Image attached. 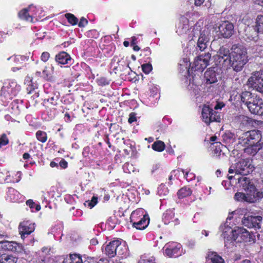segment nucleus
Here are the masks:
<instances>
[{"label":"nucleus","instance_id":"nucleus-40","mask_svg":"<svg viewBox=\"0 0 263 263\" xmlns=\"http://www.w3.org/2000/svg\"><path fill=\"white\" fill-rule=\"evenodd\" d=\"M36 137L39 141L43 143L45 142L47 139V134L41 130H38L36 133Z\"/></svg>","mask_w":263,"mask_h":263},{"label":"nucleus","instance_id":"nucleus-1","mask_svg":"<svg viewBox=\"0 0 263 263\" xmlns=\"http://www.w3.org/2000/svg\"><path fill=\"white\" fill-rule=\"evenodd\" d=\"M230 219L227 218V220ZM228 221L220 226L219 230L222 232L221 236L223 238L224 247L228 249L232 248L236 243L242 241H250V234L242 227H236L232 229L228 224Z\"/></svg>","mask_w":263,"mask_h":263},{"label":"nucleus","instance_id":"nucleus-63","mask_svg":"<svg viewBox=\"0 0 263 263\" xmlns=\"http://www.w3.org/2000/svg\"><path fill=\"white\" fill-rule=\"evenodd\" d=\"M90 243L92 245H96L98 243V240L95 238H93L90 240Z\"/></svg>","mask_w":263,"mask_h":263},{"label":"nucleus","instance_id":"nucleus-39","mask_svg":"<svg viewBox=\"0 0 263 263\" xmlns=\"http://www.w3.org/2000/svg\"><path fill=\"white\" fill-rule=\"evenodd\" d=\"M66 263V262H64ZM67 263H83L81 257L78 254H74L70 255L69 261Z\"/></svg>","mask_w":263,"mask_h":263},{"label":"nucleus","instance_id":"nucleus-41","mask_svg":"<svg viewBox=\"0 0 263 263\" xmlns=\"http://www.w3.org/2000/svg\"><path fill=\"white\" fill-rule=\"evenodd\" d=\"M8 61H11L15 64L21 63L24 60V57L20 55H16L11 56L7 59Z\"/></svg>","mask_w":263,"mask_h":263},{"label":"nucleus","instance_id":"nucleus-58","mask_svg":"<svg viewBox=\"0 0 263 263\" xmlns=\"http://www.w3.org/2000/svg\"><path fill=\"white\" fill-rule=\"evenodd\" d=\"M194 1L195 5L197 6H199L203 3L204 0H194Z\"/></svg>","mask_w":263,"mask_h":263},{"label":"nucleus","instance_id":"nucleus-61","mask_svg":"<svg viewBox=\"0 0 263 263\" xmlns=\"http://www.w3.org/2000/svg\"><path fill=\"white\" fill-rule=\"evenodd\" d=\"M30 155L27 153H24L23 155V158L25 160L28 159L30 158Z\"/></svg>","mask_w":263,"mask_h":263},{"label":"nucleus","instance_id":"nucleus-43","mask_svg":"<svg viewBox=\"0 0 263 263\" xmlns=\"http://www.w3.org/2000/svg\"><path fill=\"white\" fill-rule=\"evenodd\" d=\"M10 174V179L12 180H18L17 181H10L9 183H15L18 182L21 180V173L20 172H17L16 173L14 172H9Z\"/></svg>","mask_w":263,"mask_h":263},{"label":"nucleus","instance_id":"nucleus-54","mask_svg":"<svg viewBox=\"0 0 263 263\" xmlns=\"http://www.w3.org/2000/svg\"><path fill=\"white\" fill-rule=\"evenodd\" d=\"M47 67H45V69L43 70V73L47 78H48L49 77H50L51 74L52 73V72L53 71V69H54V67L53 66H51V70H52V73L50 72H48V70H47Z\"/></svg>","mask_w":263,"mask_h":263},{"label":"nucleus","instance_id":"nucleus-3","mask_svg":"<svg viewBox=\"0 0 263 263\" xmlns=\"http://www.w3.org/2000/svg\"><path fill=\"white\" fill-rule=\"evenodd\" d=\"M193 40L197 39V47L200 51L204 50L209 45L210 40V31L208 28H203L201 30L197 27L193 30Z\"/></svg>","mask_w":263,"mask_h":263},{"label":"nucleus","instance_id":"nucleus-57","mask_svg":"<svg viewBox=\"0 0 263 263\" xmlns=\"http://www.w3.org/2000/svg\"><path fill=\"white\" fill-rule=\"evenodd\" d=\"M224 106V104L222 103H217L214 106V109L218 110L219 109H221Z\"/></svg>","mask_w":263,"mask_h":263},{"label":"nucleus","instance_id":"nucleus-46","mask_svg":"<svg viewBox=\"0 0 263 263\" xmlns=\"http://www.w3.org/2000/svg\"><path fill=\"white\" fill-rule=\"evenodd\" d=\"M98 202V198L93 196L90 201L88 200L86 201L85 205V206L87 205L90 209L92 208Z\"/></svg>","mask_w":263,"mask_h":263},{"label":"nucleus","instance_id":"nucleus-56","mask_svg":"<svg viewBox=\"0 0 263 263\" xmlns=\"http://www.w3.org/2000/svg\"><path fill=\"white\" fill-rule=\"evenodd\" d=\"M59 165L63 168H65L67 167V162L65 160H62L59 162Z\"/></svg>","mask_w":263,"mask_h":263},{"label":"nucleus","instance_id":"nucleus-9","mask_svg":"<svg viewBox=\"0 0 263 263\" xmlns=\"http://www.w3.org/2000/svg\"><path fill=\"white\" fill-rule=\"evenodd\" d=\"M36 10L37 9L35 7L30 5L28 8H24L21 10L18 13V16L19 18L22 20L33 23L34 20H37L35 18L36 16Z\"/></svg>","mask_w":263,"mask_h":263},{"label":"nucleus","instance_id":"nucleus-27","mask_svg":"<svg viewBox=\"0 0 263 263\" xmlns=\"http://www.w3.org/2000/svg\"><path fill=\"white\" fill-rule=\"evenodd\" d=\"M55 60L57 62L61 64H66L71 60L70 56L66 52L62 51L56 55Z\"/></svg>","mask_w":263,"mask_h":263},{"label":"nucleus","instance_id":"nucleus-23","mask_svg":"<svg viewBox=\"0 0 263 263\" xmlns=\"http://www.w3.org/2000/svg\"><path fill=\"white\" fill-rule=\"evenodd\" d=\"M181 248V245L179 243H172L165 249V252L166 255L170 257H176L178 256V253Z\"/></svg>","mask_w":263,"mask_h":263},{"label":"nucleus","instance_id":"nucleus-38","mask_svg":"<svg viewBox=\"0 0 263 263\" xmlns=\"http://www.w3.org/2000/svg\"><path fill=\"white\" fill-rule=\"evenodd\" d=\"M65 17L67 20L68 23L71 25H76L78 23V19L71 13H66L65 14Z\"/></svg>","mask_w":263,"mask_h":263},{"label":"nucleus","instance_id":"nucleus-13","mask_svg":"<svg viewBox=\"0 0 263 263\" xmlns=\"http://www.w3.org/2000/svg\"><path fill=\"white\" fill-rule=\"evenodd\" d=\"M262 219V217L260 216L245 215L242 220V222L248 228L260 229Z\"/></svg>","mask_w":263,"mask_h":263},{"label":"nucleus","instance_id":"nucleus-44","mask_svg":"<svg viewBox=\"0 0 263 263\" xmlns=\"http://www.w3.org/2000/svg\"><path fill=\"white\" fill-rule=\"evenodd\" d=\"M139 263H156L155 258L153 256H143L141 258Z\"/></svg>","mask_w":263,"mask_h":263},{"label":"nucleus","instance_id":"nucleus-24","mask_svg":"<svg viewBox=\"0 0 263 263\" xmlns=\"http://www.w3.org/2000/svg\"><path fill=\"white\" fill-rule=\"evenodd\" d=\"M256 96L253 95L249 91L243 92L241 96V101L244 103L247 107L250 105V104L252 103L257 98Z\"/></svg>","mask_w":263,"mask_h":263},{"label":"nucleus","instance_id":"nucleus-52","mask_svg":"<svg viewBox=\"0 0 263 263\" xmlns=\"http://www.w3.org/2000/svg\"><path fill=\"white\" fill-rule=\"evenodd\" d=\"M184 177L187 181H190L195 178V175L193 173L186 172Z\"/></svg>","mask_w":263,"mask_h":263},{"label":"nucleus","instance_id":"nucleus-64","mask_svg":"<svg viewBox=\"0 0 263 263\" xmlns=\"http://www.w3.org/2000/svg\"><path fill=\"white\" fill-rule=\"evenodd\" d=\"M8 235L6 233H3L2 234L0 233V238H8Z\"/></svg>","mask_w":263,"mask_h":263},{"label":"nucleus","instance_id":"nucleus-25","mask_svg":"<svg viewBox=\"0 0 263 263\" xmlns=\"http://www.w3.org/2000/svg\"><path fill=\"white\" fill-rule=\"evenodd\" d=\"M149 219L148 216H144L140 219L132 223L133 227L138 230H144L148 225Z\"/></svg>","mask_w":263,"mask_h":263},{"label":"nucleus","instance_id":"nucleus-50","mask_svg":"<svg viewBox=\"0 0 263 263\" xmlns=\"http://www.w3.org/2000/svg\"><path fill=\"white\" fill-rule=\"evenodd\" d=\"M98 83L101 86H105L109 84V81L105 78H100L98 80Z\"/></svg>","mask_w":263,"mask_h":263},{"label":"nucleus","instance_id":"nucleus-20","mask_svg":"<svg viewBox=\"0 0 263 263\" xmlns=\"http://www.w3.org/2000/svg\"><path fill=\"white\" fill-rule=\"evenodd\" d=\"M162 220L165 224H170L172 226H176L179 223L178 218L175 217V213L172 210H167L163 214Z\"/></svg>","mask_w":263,"mask_h":263},{"label":"nucleus","instance_id":"nucleus-17","mask_svg":"<svg viewBox=\"0 0 263 263\" xmlns=\"http://www.w3.org/2000/svg\"><path fill=\"white\" fill-rule=\"evenodd\" d=\"M259 32L254 28V26H247L241 35L247 42H256L258 40V33Z\"/></svg>","mask_w":263,"mask_h":263},{"label":"nucleus","instance_id":"nucleus-19","mask_svg":"<svg viewBox=\"0 0 263 263\" xmlns=\"http://www.w3.org/2000/svg\"><path fill=\"white\" fill-rule=\"evenodd\" d=\"M0 249L17 252H20L22 249V246L17 242L7 240L0 241Z\"/></svg>","mask_w":263,"mask_h":263},{"label":"nucleus","instance_id":"nucleus-21","mask_svg":"<svg viewBox=\"0 0 263 263\" xmlns=\"http://www.w3.org/2000/svg\"><path fill=\"white\" fill-rule=\"evenodd\" d=\"M189 29V20L185 16H181L176 27V32L179 35L186 34Z\"/></svg>","mask_w":263,"mask_h":263},{"label":"nucleus","instance_id":"nucleus-34","mask_svg":"<svg viewBox=\"0 0 263 263\" xmlns=\"http://www.w3.org/2000/svg\"><path fill=\"white\" fill-rule=\"evenodd\" d=\"M152 147L155 151L161 152L165 149V145L163 141L158 140L152 144Z\"/></svg>","mask_w":263,"mask_h":263},{"label":"nucleus","instance_id":"nucleus-49","mask_svg":"<svg viewBox=\"0 0 263 263\" xmlns=\"http://www.w3.org/2000/svg\"><path fill=\"white\" fill-rule=\"evenodd\" d=\"M50 58V54L48 52H43L41 56V60L44 62H46Z\"/></svg>","mask_w":263,"mask_h":263},{"label":"nucleus","instance_id":"nucleus-53","mask_svg":"<svg viewBox=\"0 0 263 263\" xmlns=\"http://www.w3.org/2000/svg\"><path fill=\"white\" fill-rule=\"evenodd\" d=\"M137 118L136 116V114L134 112H132L129 114V118H128V122L129 123H132L136 121Z\"/></svg>","mask_w":263,"mask_h":263},{"label":"nucleus","instance_id":"nucleus-15","mask_svg":"<svg viewBox=\"0 0 263 263\" xmlns=\"http://www.w3.org/2000/svg\"><path fill=\"white\" fill-rule=\"evenodd\" d=\"M262 197L247 192L246 194L237 192L235 194L234 198L236 200L241 202H247L250 203H254L256 202L259 198Z\"/></svg>","mask_w":263,"mask_h":263},{"label":"nucleus","instance_id":"nucleus-62","mask_svg":"<svg viewBox=\"0 0 263 263\" xmlns=\"http://www.w3.org/2000/svg\"><path fill=\"white\" fill-rule=\"evenodd\" d=\"M65 121H70V116L69 114L66 113L65 114Z\"/></svg>","mask_w":263,"mask_h":263},{"label":"nucleus","instance_id":"nucleus-55","mask_svg":"<svg viewBox=\"0 0 263 263\" xmlns=\"http://www.w3.org/2000/svg\"><path fill=\"white\" fill-rule=\"evenodd\" d=\"M26 204L29 206L31 209H33L35 206V203L32 200H28L26 202Z\"/></svg>","mask_w":263,"mask_h":263},{"label":"nucleus","instance_id":"nucleus-29","mask_svg":"<svg viewBox=\"0 0 263 263\" xmlns=\"http://www.w3.org/2000/svg\"><path fill=\"white\" fill-rule=\"evenodd\" d=\"M206 259L212 263H225L224 259L214 251H209L206 254Z\"/></svg>","mask_w":263,"mask_h":263},{"label":"nucleus","instance_id":"nucleus-35","mask_svg":"<svg viewBox=\"0 0 263 263\" xmlns=\"http://www.w3.org/2000/svg\"><path fill=\"white\" fill-rule=\"evenodd\" d=\"M18 180H11L9 172H6V173L0 172V183H9L10 181H17Z\"/></svg>","mask_w":263,"mask_h":263},{"label":"nucleus","instance_id":"nucleus-60","mask_svg":"<svg viewBox=\"0 0 263 263\" xmlns=\"http://www.w3.org/2000/svg\"><path fill=\"white\" fill-rule=\"evenodd\" d=\"M227 138L229 139V141L228 142H233V139L232 138V137H230V136H229V137L226 135L224 137H223V140L224 141H227Z\"/></svg>","mask_w":263,"mask_h":263},{"label":"nucleus","instance_id":"nucleus-31","mask_svg":"<svg viewBox=\"0 0 263 263\" xmlns=\"http://www.w3.org/2000/svg\"><path fill=\"white\" fill-rule=\"evenodd\" d=\"M117 246L116 255L122 256L126 254L127 248L124 242L121 243V242L118 240V243Z\"/></svg>","mask_w":263,"mask_h":263},{"label":"nucleus","instance_id":"nucleus-4","mask_svg":"<svg viewBox=\"0 0 263 263\" xmlns=\"http://www.w3.org/2000/svg\"><path fill=\"white\" fill-rule=\"evenodd\" d=\"M253 168L251 161L249 159H243L231 165L229 170V173L246 175L252 172Z\"/></svg>","mask_w":263,"mask_h":263},{"label":"nucleus","instance_id":"nucleus-16","mask_svg":"<svg viewBox=\"0 0 263 263\" xmlns=\"http://www.w3.org/2000/svg\"><path fill=\"white\" fill-rule=\"evenodd\" d=\"M35 223L29 220L24 221L19 225V232L21 238L24 239L25 235H29L35 230Z\"/></svg>","mask_w":263,"mask_h":263},{"label":"nucleus","instance_id":"nucleus-30","mask_svg":"<svg viewBox=\"0 0 263 263\" xmlns=\"http://www.w3.org/2000/svg\"><path fill=\"white\" fill-rule=\"evenodd\" d=\"M245 146L246 148H244V152L249 155L254 156L259 151H261V147L260 144L258 143L248 145Z\"/></svg>","mask_w":263,"mask_h":263},{"label":"nucleus","instance_id":"nucleus-6","mask_svg":"<svg viewBox=\"0 0 263 263\" xmlns=\"http://www.w3.org/2000/svg\"><path fill=\"white\" fill-rule=\"evenodd\" d=\"M247 84L253 89L263 93V70L253 72L248 79Z\"/></svg>","mask_w":263,"mask_h":263},{"label":"nucleus","instance_id":"nucleus-33","mask_svg":"<svg viewBox=\"0 0 263 263\" xmlns=\"http://www.w3.org/2000/svg\"><path fill=\"white\" fill-rule=\"evenodd\" d=\"M192 194V191L190 188L185 186L180 189L177 195L179 198H183L186 196L191 195Z\"/></svg>","mask_w":263,"mask_h":263},{"label":"nucleus","instance_id":"nucleus-7","mask_svg":"<svg viewBox=\"0 0 263 263\" xmlns=\"http://www.w3.org/2000/svg\"><path fill=\"white\" fill-rule=\"evenodd\" d=\"M20 90V86L18 85L14 80H9L5 82L1 90L0 95L7 99H11Z\"/></svg>","mask_w":263,"mask_h":263},{"label":"nucleus","instance_id":"nucleus-59","mask_svg":"<svg viewBox=\"0 0 263 263\" xmlns=\"http://www.w3.org/2000/svg\"><path fill=\"white\" fill-rule=\"evenodd\" d=\"M97 263H109V261L107 259L101 258L97 262Z\"/></svg>","mask_w":263,"mask_h":263},{"label":"nucleus","instance_id":"nucleus-14","mask_svg":"<svg viewBox=\"0 0 263 263\" xmlns=\"http://www.w3.org/2000/svg\"><path fill=\"white\" fill-rule=\"evenodd\" d=\"M211 54L209 52L197 57L193 63L195 70L202 71L209 64Z\"/></svg>","mask_w":263,"mask_h":263},{"label":"nucleus","instance_id":"nucleus-2","mask_svg":"<svg viewBox=\"0 0 263 263\" xmlns=\"http://www.w3.org/2000/svg\"><path fill=\"white\" fill-rule=\"evenodd\" d=\"M249 61L246 48L241 45H233L231 48V55L229 64L233 70L236 72L242 71Z\"/></svg>","mask_w":263,"mask_h":263},{"label":"nucleus","instance_id":"nucleus-11","mask_svg":"<svg viewBox=\"0 0 263 263\" xmlns=\"http://www.w3.org/2000/svg\"><path fill=\"white\" fill-rule=\"evenodd\" d=\"M219 35L222 38L229 39L234 33V25L229 21H223L218 26Z\"/></svg>","mask_w":263,"mask_h":263},{"label":"nucleus","instance_id":"nucleus-47","mask_svg":"<svg viewBox=\"0 0 263 263\" xmlns=\"http://www.w3.org/2000/svg\"><path fill=\"white\" fill-rule=\"evenodd\" d=\"M158 193L160 196H163L166 195L168 193V191L165 185L162 184L158 188Z\"/></svg>","mask_w":263,"mask_h":263},{"label":"nucleus","instance_id":"nucleus-37","mask_svg":"<svg viewBox=\"0 0 263 263\" xmlns=\"http://www.w3.org/2000/svg\"><path fill=\"white\" fill-rule=\"evenodd\" d=\"M223 147V145H222L220 142H216L214 143L213 148V154L215 157H218L220 156L221 153L222 152V148Z\"/></svg>","mask_w":263,"mask_h":263},{"label":"nucleus","instance_id":"nucleus-5","mask_svg":"<svg viewBox=\"0 0 263 263\" xmlns=\"http://www.w3.org/2000/svg\"><path fill=\"white\" fill-rule=\"evenodd\" d=\"M261 139V133L258 130H252L242 133L238 138L239 144L242 146L258 143Z\"/></svg>","mask_w":263,"mask_h":263},{"label":"nucleus","instance_id":"nucleus-12","mask_svg":"<svg viewBox=\"0 0 263 263\" xmlns=\"http://www.w3.org/2000/svg\"><path fill=\"white\" fill-rule=\"evenodd\" d=\"M237 179L238 183L242 186L245 191L262 197V194L256 192L255 186L251 183L250 179L246 177L245 175H243L237 178Z\"/></svg>","mask_w":263,"mask_h":263},{"label":"nucleus","instance_id":"nucleus-26","mask_svg":"<svg viewBox=\"0 0 263 263\" xmlns=\"http://www.w3.org/2000/svg\"><path fill=\"white\" fill-rule=\"evenodd\" d=\"M217 75L215 71L212 69H209L204 73V79L207 84H213L217 81Z\"/></svg>","mask_w":263,"mask_h":263},{"label":"nucleus","instance_id":"nucleus-42","mask_svg":"<svg viewBox=\"0 0 263 263\" xmlns=\"http://www.w3.org/2000/svg\"><path fill=\"white\" fill-rule=\"evenodd\" d=\"M59 101V98L58 96L51 97L47 99H45L44 103L45 104L48 103L52 106H55L58 104Z\"/></svg>","mask_w":263,"mask_h":263},{"label":"nucleus","instance_id":"nucleus-36","mask_svg":"<svg viewBox=\"0 0 263 263\" xmlns=\"http://www.w3.org/2000/svg\"><path fill=\"white\" fill-rule=\"evenodd\" d=\"M254 28L260 32L263 33V16L258 15L256 20V25Z\"/></svg>","mask_w":263,"mask_h":263},{"label":"nucleus","instance_id":"nucleus-48","mask_svg":"<svg viewBox=\"0 0 263 263\" xmlns=\"http://www.w3.org/2000/svg\"><path fill=\"white\" fill-rule=\"evenodd\" d=\"M142 69L144 73L148 74L152 70V66L149 63L142 65Z\"/></svg>","mask_w":263,"mask_h":263},{"label":"nucleus","instance_id":"nucleus-18","mask_svg":"<svg viewBox=\"0 0 263 263\" xmlns=\"http://www.w3.org/2000/svg\"><path fill=\"white\" fill-rule=\"evenodd\" d=\"M249 111L253 114L263 115V102L258 97L248 107Z\"/></svg>","mask_w":263,"mask_h":263},{"label":"nucleus","instance_id":"nucleus-51","mask_svg":"<svg viewBox=\"0 0 263 263\" xmlns=\"http://www.w3.org/2000/svg\"><path fill=\"white\" fill-rule=\"evenodd\" d=\"M88 24V21L84 17H82L78 24L79 27H84Z\"/></svg>","mask_w":263,"mask_h":263},{"label":"nucleus","instance_id":"nucleus-22","mask_svg":"<svg viewBox=\"0 0 263 263\" xmlns=\"http://www.w3.org/2000/svg\"><path fill=\"white\" fill-rule=\"evenodd\" d=\"M118 240H116L110 242L106 245L104 248H102L103 252L109 257H113L116 255V249Z\"/></svg>","mask_w":263,"mask_h":263},{"label":"nucleus","instance_id":"nucleus-10","mask_svg":"<svg viewBox=\"0 0 263 263\" xmlns=\"http://www.w3.org/2000/svg\"><path fill=\"white\" fill-rule=\"evenodd\" d=\"M230 55H231V52H230L229 49L222 46L219 48L215 57L218 65L225 67L227 64H229Z\"/></svg>","mask_w":263,"mask_h":263},{"label":"nucleus","instance_id":"nucleus-28","mask_svg":"<svg viewBox=\"0 0 263 263\" xmlns=\"http://www.w3.org/2000/svg\"><path fill=\"white\" fill-rule=\"evenodd\" d=\"M144 216H148L146 214L144 209H138L132 213L130 217V222L132 223L134 222L135 221L140 219V218H142Z\"/></svg>","mask_w":263,"mask_h":263},{"label":"nucleus","instance_id":"nucleus-8","mask_svg":"<svg viewBox=\"0 0 263 263\" xmlns=\"http://www.w3.org/2000/svg\"><path fill=\"white\" fill-rule=\"evenodd\" d=\"M201 116L202 121L207 125L212 122H220V120L219 113L205 105L202 107Z\"/></svg>","mask_w":263,"mask_h":263},{"label":"nucleus","instance_id":"nucleus-45","mask_svg":"<svg viewBox=\"0 0 263 263\" xmlns=\"http://www.w3.org/2000/svg\"><path fill=\"white\" fill-rule=\"evenodd\" d=\"M9 139L5 134H3L0 136V148L3 146H5L9 143Z\"/></svg>","mask_w":263,"mask_h":263},{"label":"nucleus","instance_id":"nucleus-32","mask_svg":"<svg viewBox=\"0 0 263 263\" xmlns=\"http://www.w3.org/2000/svg\"><path fill=\"white\" fill-rule=\"evenodd\" d=\"M17 259L14 256L7 254L0 256V263H16Z\"/></svg>","mask_w":263,"mask_h":263}]
</instances>
